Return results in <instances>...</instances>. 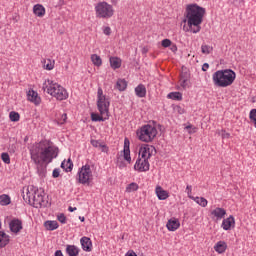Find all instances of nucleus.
<instances>
[{
	"label": "nucleus",
	"mask_w": 256,
	"mask_h": 256,
	"mask_svg": "<svg viewBox=\"0 0 256 256\" xmlns=\"http://www.w3.org/2000/svg\"><path fill=\"white\" fill-rule=\"evenodd\" d=\"M21 229H23L22 225H10V231L12 233H19V231H21Z\"/></svg>",
	"instance_id": "40"
},
{
	"label": "nucleus",
	"mask_w": 256,
	"mask_h": 256,
	"mask_svg": "<svg viewBox=\"0 0 256 256\" xmlns=\"http://www.w3.org/2000/svg\"><path fill=\"white\" fill-rule=\"evenodd\" d=\"M95 13L98 19H111L115 15V8L107 2H99L95 6Z\"/></svg>",
	"instance_id": "8"
},
{
	"label": "nucleus",
	"mask_w": 256,
	"mask_h": 256,
	"mask_svg": "<svg viewBox=\"0 0 256 256\" xmlns=\"http://www.w3.org/2000/svg\"><path fill=\"white\" fill-rule=\"evenodd\" d=\"M5 225H23V220L13 217V216H6L4 219Z\"/></svg>",
	"instance_id": "18"
},
{
	"label": "nucleus",
	"mask_w": 256,
	"mask_h": 256,
	"mask_svg": "<svg viewBox=\"0 0 256 256\" xmlns=\"http://www.w3.org/2000/svg\"><path fill=\"white\" fill-rule=\"evenodd\" d=\"M42 89L57 101H65V99H69V92H67V89L51 79H46L43 82Z\"/></svg>",
	"instance_id": "5"
},
{
	"label": "nucleus",
	"mask_w": 256,
	"mask_h": 256,
	"mask_svg": "<svg viewBox=\"0 0 256 256\" xmlns=\"http://www.w3.org/2000/svg\"><path fill=\"white\" fill-rule=\"evenodd\" d=\"M58 125H65L67 123V114H62L60 118H57Z\"/></svg>",
	"instance_id": "38"
},
{
	"label": "nucleus",
	"mask_w": 256,
	"mask_h": 256,
	"mask_svg": "<svg viewBox=\"0 0 256 256\" xmlns=\"http://www.w3.org/2000/svg\"><path fill=\"white\" fill-rule=\"evenodd\" d=\"M60 174L61 170L59 168H55L52 172V176L54 177V179H57V177H59Z\"/></svg>",
	"instance_id": "46"
},
{
	"label": "nucleus",
	"mask_w": 256,
	"mask_h": 256,
	"mask_svg": "<svg viewBox=\"0 0 256 256\" xmlns=\"http://www.w3.org/2000/svg\"><path fill=\"white\" fill-rule=\"evenodd\" d=\"M44 225H57V221L48 220L44 223Z\"/></svg>",
	"instance_id": "54"
},
{
	"label": "nucleus",
	"mask_w": 256,
	"mask_h": 256,
	"mask_svg": "<svg viewBox=\"0 0 256 256\" xmlns=\"http://www.w3.org/2000/svg\"><path fill=\"white\" fill-rule=\"evenodd\" d=\"M90 59L95 67H101V65H103V60L101 59V56L97 54H92Z\"/></svg>",
	"instance_id": "25"
},
{
	"label": "nucleus",
	"mask_w": 256,
	"mask_h": 256,
	"mask_svg": "<svg viewBox=\"0 0 256 256\" xmlns=\"http://www.w3.org/2000/svg\"><path fill=\"white\" fill-rule=\"evenodd\" d=\"M168 99H173V101H182L183 94L181 92H171L167 95Z\"/></svg>",
	"instance_id": "26"
},
{
	"label": "nucleus",
	"mask_w": 256,
	"mask_h": 256,
	"mask_svg": "<svg viewBox=\"0 0 256 256\" xmlns=\"http://www.w3.org/2000/svg\"><path fill=\"white\" fill-rule=\"evenodd\" d=\"M135 171H139V173H143L145 171H149V160L145 158H139L137 159L135 165H134Z\"/></svg>",
	"instance_id": "12"
},
{
	"label": "nucleus",
	"mask_w": 256,
	"mask_h": 256,
	"mask_svg": "<svg viewBox=\"0 0 256 256\" xmlns=\"http://www.w3.org/2000/svg\"><path fill=\"white\" fill-rule=\"evenodd\" d=\"M157 153V150L154 148L153 145L149 144H142L139 149V157L142 159H146L149 161L153 155Z\"/></svg>",
	"instance_id": "11"
},
{
	"label": "nucleus",
	"mask_w": 256,
	"mask_h": 256,
	"mask_svg": "<svg viewBox=\"0 0 256 256\" xmlns=\"http://www.w3.org/2000/svg\"><path fill=\"white\" fill-rule=\"evenodd\" d=\"M11 204V197L7 194L0 195V205L6 206Z\"/></svg>",
	"instance_id": "28"
},
{
	"label": "nucleus",
	"mask_w": 256,
	"mask_h": 256,
	"mask_svg": "<svg viewBox=\"0 0 256 256\" xmlns=\"http://www.w3.org/2000/svg\"><path fill=\"white\" fill-rule=\"evenodd\" d=\"M166 229L168 231H177V229H179V225H166Z\"/></svg>",
	"instance_id": "45"
},
{
	"label": "nucleus",
	"mask_w": 256,
	"mask_h": 256,
	"mask_svg": "<svg viewBox=\"0 0 256 256\" xmlns=\"http://www.w3.org/2000/svg\"><path fill=\"white\" fill-rule=\"evenodd\" d=\"M54 256H63V252H61V250H57Z\"/></svg>",
	"instance_id": "56"
},
{
	"label": "nucleus",
	"mask_w": 256,
	"mask_h": 256,
	"mask_svg": "<svg viewBox=\"0 0 256 256\" xmlns=\"http://www.w3.org/2000/svg\"><path fill=\"white\" fill-rule=\"evenodd\" d=\"M222 225H235V217L229 216L228 218L224 219Z\"/></svg>",
	"instance_id": "34"
},
{
	"label": "nucleus",
	"mask_w": 256,
	"mask_h": 256,
	"mask_svg": "<svg viewBox=\"0 0 256 256\" xmlns=\"http://www.w3.org/2000/svg\"><path fill=\"white\" fill-rule=\"evenodd\" d=\"M201 51H202L203 55H211V53H213V46L203 44L201 46Z\"/></svg>",
	"instance_id": "32"
},
{
	"label": "nucleus",
	"mask_w": 256,
	"mask_h": 256,
	"mask_svg": "<svg viewBox=\"0 0 256 256\" xmlns=\"http://www.w3.org/2000/svg\"><path fill=\"white\" fill-rule=\"evenodd\" d=\"M45 227L47 231H55V229L59 228V225H46Z\"/></svg>",
	"instance_id": "48"
},
{
	"label": "nucleus",
	"mask_w": 256,
	"mask_h": 256,
	"mask_svg": "<svg viewBox=\"0 0 256 256\" xmlns=\"http://www.w3.org/2000/svg\"><path fill=\"white\" fill-rule=\"evenodd\" d=\"M33 13L36 17H44L45 16V7L41 4H36L33 7Z\"/></svg>",
	"instance_id": "22"
},
{
	"label": "nucleus",
	"mask_w": 256,
	"mask_h": 256,
	"mask_svg": "<svg viewBox=\"0 0 256 256\" xmlns=\"http://www.w3.org/2000/svg\"><path fill=\"white\" fill-rule=\"evenodd\" d=\"M1 159L3 161V163H6V165H9V163H11V158L9 157L8 153H2L1 154Z\"/></svg>",
	"instance_id": "39"
},
{
	"label": "nucleus",
	"mask_w": 256,
	"mask_h": 256,
	"mask_svg": "<svg viewBox=\"0 0 256 256\" xmlns=\"http://www.w3.org/2000/svg\"><path fill=\"white\" fill-rule=\"evenodd\" d=\"M205 17V8L197 4H188L184 12L183 26L185 33H199L201 31V23Z\"/></svg>",
	"instance_id": "2"
},
{
	"label": "nucleus",
	"mask_w": 256,
	"mask_h": 256,
	"mask_svg": "<svg viewBox=\"0 0 256 256\" xmlns=\"http://www.w3.org/2000/svg\"><path fill=\"white\" fill-rule=\"evenodd\" d=\"M186 193H187L189 199H194L195 198L193 196V187L191 185L186 186Z\"/></svg>",
	"instance_id": "41"
},
{
	"label": "nucleus",
	"mask_w": 256,
	"mask_h": 256,
	"mask_svg": "<svg viewBox=\"0 0 256 256\" xmlns=\"http://www.w3.org/2000/svg\"><path fill=\"white\" fill-rule=\"evenodd\" d=\"M207 69H209V64L204 63L203 66H202V71H207Z\"/></svg>",
	"instance_id": "55"
},
{
	"label": "nucleus",
	"mask_w": 256,
	"mask_h": 256,
	"mask_svg": "<svg viewBox=\"0 0 256 256\" xmlns=\"http://www.w3.org/2000/svg\"><path fill=\"white\" fill-rule=\"evenodd\" d=\"M80 220L82 221V222H84L85 221V217H80Z\"/></svg>",
	"instance_id": "58"
},
{
	"label": "nucleus",
	"mask_w": 256,
	"mask_h": 256,
	"mask_svg": "<svg viewBox=\"0 0 256 256\" xmlns=\"http://www.w3.org/2000/svg\"><path fill=\"white\" fill-rule=\"evenodd\" d=\"M135 93L137 97H145L147 95V88H145V85L140 84L135 88Z\"/></svg>",
	"instance_id": "24"
},
{
	"label": "nucleus",
	"mask_w": 256,
	"mask_h": 256,
	"mask_svg": "<svg viewBox=\"0 0 256 256\" xmlns=\"http://www.w3.org/2000/svg\"><path fill=\"white\" fill-rule=\"evenodd\" d=\"M192 201H195V203H197L198 205H200V207H207L208 205V201L207 199H205L204 197H194L192 199Z\"/></svg>",
	"instance_id": "29"
},
{
	"label": "nucleus",
	"mask_w": 256,
	"mask_h": 256,
	"mask_svg": "<svg viewBox=\"0 0 256 256\" xmlns=\"http://www.w3.org/2000/svg\"><path fill=\"white\" fill-rule=\"evenodd\" d=\"M68 211H70V213H73V211H77V208L76 207L73 208V207L70 206L68 208Z\"/></svg>",
	"instance_id": "57"
},
{
	"label": "nucleus",
	"mask_w": 256,
	"mask_h": 256,
	"mask_svg": "<svg viewBox=\"0 0 256 256\" xmlns=\"http://www.w3.org/2000/svg\"><path fill=\"white\" fill-rule=\"evenodd\" d=\"M185 129L188 131L189 135H193V133H197V127H194L193 125H188L185 127Z\"/></svg>",
	"instance_id": "43"
},
{
	"label": "nucleus",
	"mask_w": 256,
	"mask_h": 256,
	"mask_svg": "<svg viewBox=\"0 0 256 256\" xmlns=\"http://www.w3.org/2000/svg\"><path fill=\"white\" fill-rule=\"evenodd\" d=\"M129 145H131V143L129 142V140L127 138L124 139V149L121 153V155L117 158V165L119 167V169H125V167H127V163L131 164V150L129 148ZM126 161V163L123 161Z\"/></svg>",
	"instance_id": "9"
},
{
	"label": "nucleus",
	"mask_w": 256,
	"mask_h": 256,
	"mask_svg": "<svg viewBox=\"0 0 256 256\" xmlns=\"http://www.w3.org/2000/svg\"><path fill=\"white\" fill-rule=\"evenodd\" d=\"M9 117H10V121H13V122H17L20 119L19 113L15 111L10 112Z\"/></svg>",
	"instance_id": "35"
},
{
	"label": "nucleus",
	"mask_w": 256,
	"mask_h": 256,
	"mask_svg": "<svg viewBox=\"0 0 256 256\" xmlns=\"http://www.w3.org/2000/svg\"><path fill=\"white\" fill-rule=\"evenodd\" d=\"M111 105V101L108 97L103 94V89L98 88L97 91V109L99 113L92 112L91 119L92 121H107L109 119V107Z\"/></svg>",
	"instance_id": "3"
},
{
	"label": "nucleus",
	"mask_w": 256,
	"mask_h": 256,
	"mask_svg": "<svg viewBox=\"0 0 256 256\" xmlns=\"http://www.w3.org/2000/svg\"><path fill=\"white\" fill-rule=\"evenodd\" d=\"M237 79V74L231 69L218 70L212 75V81L216 87H231Z\"/></svg>",
	"instance_id": "6"
},
{
	"label": "nucleus",
	"mask_w": 256,
	"mask_h": 256,
	"mask_svg": "<svg viewBox=\"0 0 256 256\" xmlns=\"http://www.w3.org/2000/svg\"><path fill=\"white\" fill-rule=\"evenodd\" d=\"M44 69L47 71H53L55 69V60L47 59L44 61Z\"/></svg>",
	"instance_id": "27"
},
{
	"label": "nucleus",
	"mask_w": 256,
	"mask_h": 256,
	"mask_svg": "<svg viewBox=\"0 0 256 256\" xmlns=\"http://www.w3.org/2000/svg\"><path fill=\"white\" fill-rule=\"evenodd\" d=\"M57 219H58V221L60 222V223H65V221H66V217H65V214H59L58 216H57Z\"/></svg>",
	"instance_id": "49"
},
{
	"label": "nucleus",
	"mask_w": 256,
	"mask_h": 256,
	"mask_svg": "<svg viewBox=\"0 0 256 256\" xmlns=\"http://www.w3.org/2000/svg\"><path fill=\"white\" fill-rule=\"evenodd\" d=\"M27 97L28 101L34 103V105L41 104V97H39V94L35 90H29L27 93Z\"/></svg>",
	"instance_id": "16"
},
{
	"label": "nucleus",
	"mask_w": 256,
	"mask_h": 256,
	"mask_svg": "<svg viewBox=\"0 0 256 256\" xmlns=\"http://www.w3.org/2000/svg\"><path fill=\"white\" fill-rule=\"evenodd\" d=\"M59 155V149L49 141H42L30 148V157L37 169L47 167Z\"/></svg>",
	"instance_id": "1"
},
{
	"label": "nucleus",
	"mask_w": 256,
	"mask_h": 256,
	"mask_svg": "<svg viewBox=\"0 0 256 256\" xmlns=\"http://www.w3.org/2000/svg\"><path fill=\"white\" fill-rule=\"evenodd\" d=\"M170 50L172 51V53H177V45L172 43L170 46Z\"/></svg>",
	"instance_id": "53"
},
{
	"label": "nucleus",
	"mask_w": 256,
	"mask_h": 256,
	"mask_svg": "<svg viewBox=\"0 0 256 256\" xmlns=\"http://www.w3.org/2000/svg\"><path fill=\"white\" fill-rule=\"evenodd\" d=\"M138 189H139V185L135 182H132L126 187V193H133Z\"/></svg>",
	"instance_id": "33"
},
{
	"label": "nucleus",
	"mask_w": 256,
	"mask_h": 256,
	"mask_svg": "<svg viewBox=\"0 0 256 256\" xmlns=\"http://www.w3.org/2000/svg\"><path fill=\"white\" fill-rule=\"evenodd\" d=\"M161 45L167 49V47H171V45H173V42L170 39H164L162 40Z\"/></svg>",
	"instance_id": "42"
},
{
	"label": "nucleus",
	"mask_w": 256,
	"mask_h": 256,
	"mask_svg": "<svg viewBox=\"0 0 256 256\" xmlns=\"http://www.w3.org/2000/svg\"><path fill=\"white\" fill-rule=\"evenodd\" d=\"M66 253L69 256H77V255H79V247H77L75 245H67Z\"/></svg>",
	"instance_id": "23"
},
{
	"label": "nucleus",
	"mask_w": 256,
	"mask_h": 256,
	"mask_svg": "<svg viewBox=\"0 0 256 256\" xmlns=\"http://www.w3.org/2000/svg\"><path fill=\"white\" fill-rule=\"evenodd\" d=\"M178 85L185 89H191V76L187 72H182L180 74V79Z\"/></svg>",
	"instance_id": "13"
},
{
	"label": "nucleus",
	"mask_w": 256,
	"mask_h": 256,
	"mask_svg": "<svg viewBox=\"0 0 256 256\" xmlns=\"http://www.w3.org/2000/svg\"><path fill=\"white\" fill-rule=\"evenodd\" d=\"M249 117L251 123L254 124V127L256 128V109L250 111Z\"/></svg>",
	"instance_id": "37"
},
{
	"label": "nucleus",
	"mask_w": 256,
	"mask_h": 256,
	"mask_svg": "<svg viewBox=\"0 0 256 256\" xmlns=\"http://www.w3.org/2000/svg\"><path fill=\"white\" fill-rule=\"evenodd\" d=\"M9 241H11L10 236L5 232L0 231V249L7 247Z\"/></svg>",
	"instance_id": "19"
},
{
	"label": "nucleus",
	"mask_w": 256,
	"mask_h": 256,
	"mask_svg": "<svg viewBox=\"0 0 256 256\" xmlns=\"http://www.w3.org/2000/svg\"><path fill=\"white\" fill-rule=\"evenodd\" d=\"M218 135H221L222 139H230L231 134L224 129L222 130H217Z\"/></svg>",
	"instance_id": "36"
},
{
	"label": "nucleus",
	"mask_w": 256,
	"mask_h": 256,
	"mask_svg": "<svg viewBox=\"0 0 256 256\" xmlns=\"http://www.w3.org/2000/svg\"><path fill=\"white\" fill-rule=\"evenodd\" d=\"M224 231H231L235 226L234 225H223Z\"/></svg>",
	"instance_id": "52"
},
{
	"label": "nucleus",
	"mask_w": 256,
	"mask_h": 256,
	"mask_svg": "<svg viewBox=\"0 0 256 256\" xmlns=\"http://www.w3.org/2000/svg\"><path fill=\"white\" fill-rule=\"evenodd\" d=\"M98 149H100V151H102V153H109V147H107V145H105L103 143L100 144Z\"/></svg>",
	"instance_id": "44"
},
{
	"label": "nucleus",
	"mask_w": 256,
	"mask_h": 256,
	"mask_svg": "<svg viewBox=\"0 0 256 256\" xmlns=\"http://www.w3.org/2000/svg\"><path fill=\"white\" fill-rule=\"evenodd\" d=\"M227 215V211L224 208H215L211 210L210 216L214 221H221Z\"/></svg>",
	"instance_id": "14"
},
{
	"label": "nucleus",
	"mask_w": 256,
	"mask_h": 256,
	"mask_svg": "<svg viewBox=\"0 0 256 256\" xmlns=\"http://www.w3.org/2000/svg\"><path fill=\"white\" fill-rule=\"evenodd\" d=\"M109 61H110V67H112V69L115 70V69L121 68V64H122L121 58L112 56L109 58Z\"/></svg>",
	"instance_id": "20"
},
{
	"label": "nucleus",
	"mask_w": 256,
	"mask_h": 256,
	"mask_svg": "<svg viewBox=\"0 0 256 256\" xmlns=\"http://www.w3.org/2000/svg\"><path fill=\"white\" fill-rule=\"evenodd\" d=\"M101 142H99L98 140H92L91 141V145L93 146V147H96V148H98L99 149V147H101Z\"/></svg>",
	"instance_id": "50"
},
{
	"label": "nucleus",
	"mask_w": 256,
	"mask_h": 256,
	"mask_svg": "<svg viewBox=\"0 0 256 256\" xmlns=\"http://www.w3.org/2000/svg\"><path fill=\"white\" fill-rule=\"evenodd\" d=\"M167 225H179V220L176 218H171L170 220H168Z\"/></svg>",
	"instance_id": "47"
},
{
	"label": "nucleus",
	"mask_w": 256,
	"mask_h": 256,
	"mask_svg": "<svg viewBox=\"0 0 256 256\" xmlns=\"http://www.w3.org/2000/svg\"><path fill=\"white\" fill-rule=\"evenodd\" d=\"M116 89H118V91H125L127 89V81L119 79L116 83Z\"/></svg>",
	"instance_id": "31"
},
{
	"label": "nucleus",
	"mask_w": 256,
	"mask_h": 256,
	"mask_svg": "<svg viewBox=\"0 0 256 256\" xmlns=\"http://www.w3.org/2000/svg\"><path fill=\"white\" fill-rule=\"evenodd\" d=\"M78 181L82 185H90L93 181V169L91 165L85 164L78 170Z\"/></svg>",
	"instance_id": "10"
},
{
	"label": "nucleus",
	"mask_w": 256,
	"mask_h": 256,
	"mask_svg": "<svg viewBox=\"0 0 256 256\" xmlns=\"http://www.w3.org/2000/svg\"><path fill=\"white\" fill-rule=\"evenodd\" d=\"M22 197L28 205H32L36 209H39V207H45L43 191L35 186L24 187L22 189Z\"/></svg>",
	"instance_id": "4"
},
{
	"label": "nucleus",
	"mask_w": 256,
	"mask_h": 256,
	"mask_svg": "<svg viewBox=\"0 0 256 256\" xmlns=\"http://www.w3.org/2000/svg\"><path fill=\"white\" fill-rule=\"evenodd\" d=\"M103 33L104 35H107V36L111 35V27L109 26L104 27Z\"/></svg>",
	"instance_id": "51"
},
{
	"label": "nucleus",
	"mask_w": 256,
	"mask_h": 256,
	"mask_svg": "<svg viewBox=\"0 0 256 256\" xmlns=\"http://www.w3.org/2000/svg\"><path fill=\"white\" fill-rule=\"evenodd\" d=\"M155 193L160 201H165V199H169V192L164 190L161 186H156Z\"/></svg>",
	"instance_id": "17"
},
{
	"label": "nucleus",
	"mask_w": 256,
	"mask_h": 256,
	"mask_svg": "<svg viewBox=\"0 0 256 256\" xmlns=\"http://www.w3.org/2000/svg\"><path fill=\"white\" fill-rule=\"evenodd\" d=\"M214 251L216 253H225L227 251V243L225 241H219L214 246Z\"/></svg>",
	"instance_id": "21"
},
{
	"label": "nucleus",
	"mask_w": 256,
	"mask_h": 256,
	"mask_svg": "<svg viewBox=\"0 0 256 256\" xmlns=\"http://www.w3.org/2000/svg\"><path fill=\"white\" fill-rule=\"evenodd\" d=\"M61 167L62 169H65V171L69 172V171H72L73 169V162H71V159H68L67 161H63L61 163Z\"/></svg>",
	"instance_id": "30"
},
{
	"label": "nucleus",
	"mask_w": 256,
	"mask_h": 256,
	"mask_svg": "<svg viewBox=\"0 0 256 256\" xmlns=\"http://www.w3.org/2000/svg\"><path fill=\"white\" fill-rule=\"evenodd\" d=\"M158 133L159 131L155 125L146 124L137 129L136 137L139 139V141H142V143H153Z\"/></svg>",
	"instance_id": "7"
},
{
	"label": "nucleus",
	"mask_w": 256,
	"mask_h": 256,
	"mask_svg": "<svg viewBox=\"0 0 256 256\" xmlns=\"http://www.w3.org/2000/svg\"><path fill=\"white\" fill-rule=\"evenodd\" d=\"M80 243L83 251H86L87 253H91V251H93V242H91V238L82 237L80 239Z\"/></svg>",
	"instance_id": "15"
}]
</instances>
